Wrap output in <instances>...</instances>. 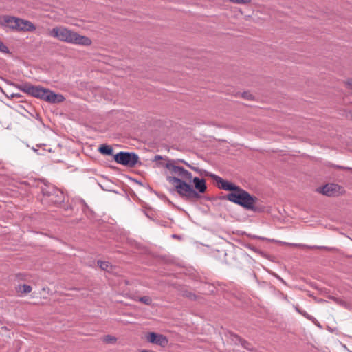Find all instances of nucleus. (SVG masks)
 Wrapping results in <instances>:
<instances>
[{"instance_id": "1", "label": "nucleus", "mask_w": 352, "mask_h": 352, "mask_svg": "<svg viewBox=\"0 0 352 352\" xmlns=\"http://www.w3.org/2000/svg\"><path fill=\"white\" fill-rule=\"evenodd\" d=\"M162 160L166 162H159L157 166L167 169L166 181L174 188L177 193L186 201H195L199 199L201 197V194L207 190L205 179L192 178L191 173L178 165L181 162L180 159L170 160L168 157L163 158L161 155H155L153 161Z\"/></svg>"}, {"instance_id": "2", "label": "nucleus", "mask_w": 352, "mask_h": 352, "mask_svg": "<svg viewBox=\"0 0 352 352\" xmlns=\"http://www.w3.org/2000/svg\"><path fill=\"white\" fill-rule=\"evenodd\" d=\"M7 83L15 86L19 90L23 91L28 95L39 98L50 103H60L64 101L65 98L61 94H57L52 91L43 88L41 86H34L30 83H24L22 85H15L13 82Z\"/></svg>"}, {"instance_id": "3", "label": "nucleus", "mask_w": 352, "mask_h": 352, "mask_svg": "<svg viewBox=\"0 0 352 352\" xmlns=\"http://www.w3.org/2000/svg\"><path fill=\"white\" fill-rule=\"evenodd\" d=\"M49 35L58 40L67 43L89 46L91 40L85 36H82L76 32L63 26L55 27L49 32Z\"/></svg>"}, {"instance_id": "4", "label": "nucleus", "mask_w": 352, "mask_h": 352, "mask_svg": "<svg viewBox=\"0 0 352 352\" xmlns=\"http://www.w3.org/2000/svg\"><path fill=\"white\" fill-rule=\"evenodd\" d=\"M227 199L231 202L241 206L248 210H250L254 212L259 211L258 208L255 206L257 198L251 195L249 192L241 188H240L236 192L229 193L227 195Z\"/></svg>"}, {"instance_id": "5", "label": "nucleus", "mask_w": 352, "mask_h": 352, "mask_svg": "<svg viewBox=\"0 0 352 352\" xmlns=\"http://www.w3.org/2000/svg\"><path fill=\"white\" fill-rule=\"evenodd\" d=\"M41 191L43 195L42 201L45 203L58 206L64 202L65 196L63 192L53 185L45 184L42 187Z\"/></svg>"}, {"instance_id": "6", "label": "nucleus", "mask_w": 352, "mask_h": 352, "mask_svg": "<svg viewBox=\"0 0 352 352\" xmlns=\"http://www.w3.org/2000/svg\"><path fill=\"white\" fill-rule=\"evenodd\" d=\"M114 160L120 164L134 167L139 161V157L135 153L121 151L114 155Z\"/></svg>"}, {"instance_id": "7", "label": "nucleus", "mask_w": 352, "mask_h": 352, "mask_svg": "<svg viewBox=\"0 0 352 352\" xmlns=\"http://www.w3.org/2000/svg\"><path fill=\"white\" fill-rule=\"evenodd\" d=\"M146 340L152 344H155L162 347L166 346L168 343V340L166 336L154 332L148 333L146 335Z\"/></svg>"}, {"instance_id": "8", "label": "nucleus", "mask_w": 352, "mask_h": 352, "mask_svg": "<svg viewBox=\"0 0 352 352\" xmlns=\"http://www.w3.org/2000/svg\"><path fill=\"white\" fill-rule=\"evenodd\" d=\"M17 21L18 17L16 16L10 15H3L0 16V25L4 29L16 31Z\"/></svg>"}, {"instance_id": "9", "label": "nucleus", "mask_w": 352, "mask_h": 352, "mask_svg": "<svg viewBox=\"0 0 352 352\" xmlns=\"http://www.w3.org/2000/svg\"><path fill=\"white\" fill-rule=\"evenodd\" d=\"M210 176L215 179V181L220 185L219 188L223 190L236 192L240 188L239 186L226 181L219 176L214 175H210Z\"/></svg>"}, {"instance_id": "10", "label": "nucleus", "mask_w": 352, "mask_h": 352, "mask_svg": "<svg viewBox=\"0 0 352 352\" xmlns=\"http://www.w3.org/2000/svg\"><path fill=\"white\" fill-rule=\"evenodd\" d=\"M340 190V186L335 184H328L320 188L318 191L324 195L331 197L339 194Z\"/></svg>"}, {"instance_id": "11", "label": "nucleus", "mask_w": 352, "mask_h": 352, "mask_svg": "<svg viewBox=\"0 0 352 352\" xmlns=\"http://www.w3.org/2000/svg\"><path fill=\"white\" fill-rule=\"evenodd\" d=\"M36 30V26L31 21L18 18L16 31L32 32Z\"/></svg>"}, {"instance_id": "12", "label": "nucleus", "mask_w": 352, "mask_h": 352, "mask_svg": "<svg viewBox=\"0 0 352 352\" xmlns=\"http://www.w3.org/2000/svg\"><path fill=\"white\" fill-rule=\"evenodd\" d=\"M98 150L102 154L107 155H113V148L109 145H102Z\"/></svg>"}, {"instance_id": "13", "label": "nucleus", "mask_w": 352, "mask_h": 352, "mask_svg": "<svg viewBox=\"0 0 352 352\" xmlns=\"http://www.w3.org/2000/svg\"><path fill=\"white\" fill-rule=\"evenodd\" d=\"M32 289V288L30 285H25V284L19 285L16 287V291L18 292L24 293V294H28V293L31 292Z\"/></svg>"}, {"instance_id": "14", "label": "nucleus", "mask_w": 352, "mask_h": 352, "mask_svg": "<svg viewBox=\"0 0 352 352\" xmlns=\"http://www.w3.org/2000/svg\"><path fill=\"white\" fill-rule=\"evenodd\" d=\"M181 163H183L184 164H186L187 166H188L189 168H190L192 170H193L194 171L198 173L199 174H200L201 175H208L206 171L204 170H202V169H200L198 167H195V166H192L191 165H190L188 162H186L185 160H181Z\"/></svg>"}, {"instance_id": "15", "label": "nucleus", "mask_w": 352, "mask_h": 352, "mask_svg": "<svg viewBox=\"0 0 352 352\" xmlns=\"http://www.w3.org/2000/svg\"><path fill=\"white\" fill-rule=\"evenodd\" d=\"M98 265L103 270L109 271L111 268V265L108 261H98Z\"/></svg>"}, {"instance_id": "16", "label": "nucleus", "mask_w": 352, "mask_h": 352, "mask_svg": "<svg viewBox=\"0 0 352 352\" xmlns=\"http://www.w3.org/2000/svg\"><path fill=\"white\" fill-rule=\"evenodd\" d=\"M116 338L111 335L105 336L103 338V341L106 343L114 344L116 342Z\"/></svg>"}, {"instance_id": "17", "label": "nucleus", "mask_w": 352, "mask_h": 352, "mask_svg": "<svg viewBox=\"0 0 352 352\" xmlns=\"http://www.w3.org/2000/svg\"><path fill=\"white\" fill-rule=\"evenodd\" d=\"M302 316H303L304 317H305L307 319H308L309 320H311L313 322H314L315 324H316L317 322V320L312 316L309 315L307 311H304V310H302V311L300 312V314Z\"/></svg>"}, {"instance_id": "18", "label": "nucleus", "mask_w": 352, "mask_h": 352, "mask_svg": "<svg viewBox=\"0 0 352 352\" xmlns=\"http://www.w3.org/2000/svg\"><path fill=\"white\" fill-rule=\"evenodd\" d=\"M139 301L142 302V303H144V304H145V305H149L152 302V299L149 296H144L140 297L139 298Z\"/></svg>"}, {"instance_id": "19", "label": "nucleus", "mask_w": 352, "mask_h": 352, "mask_svg": "<svg viewBox=\"0 0 352 352\" xmlns=\"http://www.w3.org/2000/svg\"><path fill=\"white\" fill-rule=\"evenodd\" d=\"M230 2L237 4H248L251 0H229Z\"/></svg>"}, {"instance_id": "20", "label": "nucleus", "mask_w": 352, "mask_h": 352, "mask_svg": "<svg viewBox=\"0 0 352 352\" xmlns=\"http://www.w3.org/2000/svg\"><path fill=\"white\" fill-rule=\"evenodd\" d=\"M296 246L302 247L304 248H309V249H316V248H324V247H319V246H309L307 245H302V244H298L296 245Z\"/></svg>"}, {"instance_id": "21", "label": "nucleus", "mask_w": 352, "mask_h": 352, "mask_svg": "<svg viewBox=\"0 0 352 352\" xmlns=\"http://www.w3.org/2000/svg\"><path fill=\"white\" fill-rule=\"evenodd\" d=\"M0 51L3 52L8 51V47L1 41H0Z\"/></svg>"}, {"instance_id": "22", "label": "nucleus", "mask_w": 352, "mask_h": 352, "mask_svg": "<svg viewBox=\"0 0 352 352\" xmlns=\"http://www.w3.org/2000/svg\"><path fill=\"white\" fill-rule=\"evenodd\" d=\"M241 344L244 348L251 350V349L248 347V345H249V344L246 341H241Z\"/></svg>"}, {"instance_id": "23", "label": "nucleus", "mask_w": 352, "mask_h": 352, "mask_svg": "<svg viewBox=\"0 0 352 352\" xmlns=\"http://www.w3.org/2000/svg\"><path fill=\"white\" fill-rule=\"evenodd\" d=\"M337 167L340 169H343V170H352V168H349V167H345V166H338Z\"/></svg>"}, {"instance_id": "24", "label": "nucleus", "mask_w": 352, "mask_h": 352, "mask_svg": "<svg viewBox=\"0 0 352 352\" xmlns=\"http://www.w3.org/2000/svg\"><path fill=\"white\" fill-rule=\"evenodd\" d=\"M20 96H21V95H20L19 94H11V96H10V97H11L12 98H19V97H20Z\"/></svg>"}, {"instance_id": "25", "label": "nucleus", "mask_w": 352, "mask_h": 352, "mask_svg": "<svg viewBox=\"0 0 352 352\" xmlns=\"http://www.w3.org/2000/svg\"><path fill=\"white\" fill-rule=\"evenodd\" d=\"M294 309H295V310H296L298 313H299V314H300V312L302 311V309H300L298 307V306H295V307H294Z\"/></svg>"}, {"instance_id": "26", "label": "nucleus", "mask_w": 352, "mask_h": 352, "mask_svg": "<svg viewBox=\"0 0 352 352\" xmlns=\"http://www.w3.org/2000/svg\"><path fill=\"white\" fill-rule=\"evenodd\" d=\"M243 97H244V98H248V99H249V98L251 97V95H250V94H247V93H245V94H243Z\"/></svg>"}, {"instance_id": "27", "label": "nucleus", "mask_w": 352, "mask_h": 352, "mask_svg": "<svg viewBox=\"0 0 352 352\" xmlns=\"http://www.w3.org/2000/svg\"><path fill=\"white\" fill-rule=\"evenodd\" d=\"M173 238H178V236H177V235H176V234H173Z\"/></svg>"}, {"instance_id": "28", "label": "nucleus", "mask_w": 352, "mask_h": 352, "mask_svg": "<svg viewBox=\"0 0 352 352\" xmlns=\"http://www.w3.org/2000/svg\"><path fill=\"white\" fill-rule=\"evenodd\" d=\"M348 84H349V85L352 86V80H351V81H350V82H349V83H348Z\"/></svg>"}]
</instances>
